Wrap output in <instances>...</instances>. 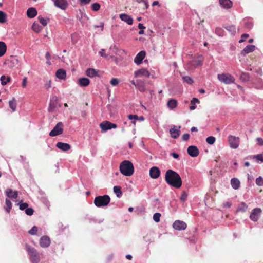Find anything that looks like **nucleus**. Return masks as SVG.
I'll return each mask as SVG.
<instances>
[{
    "label": "nucleus",
    "instance_id": "nucleus-4",
    "mask_svg": "<svg viewBox=\"0 0 263 263\" xmlns=\"http://www.w3.org/2000/svg\"><path fill=\"white\" fill-rule=\"evenodd\" d=\"M26 249L32 263H37L40 257L36 250L29 245L26 246Z\"/></svg>",
    "mask_w": 263,
    "mask_h": 263
},
{
    "label": "nucleus",
    "instance_id": "nucleus-21",
    "mask_svg": "<svg viewBox=\"0 0 263 263\" xmlns=\"http://www.w3.org/2000/svg\"><path fill=\"white\" fill-rule=\"evenodd\" d=\"M56 146L63 151H67L70 149L71 147L70 144L61 142H58L56 144Z\"/></svg>",
    "mask_w": 263,
    "mask_h": 263
},
{
    "label": "nucleus",
    "instance_id": "nucleus-20",
    "mask_svg": "<svg viewBox=\"0 0 263 263\" xmlns=\"http://www.w3.org/2000/svg\"><path fill=\"white\" fill-rule=\"evenodd\" d=\"M187 152L191 157H196L197 156V147L194 145L190 146L187 148Z\"/></svg>",
    "mask_w": 263,
    "mask_h": 263
},
{
    "label": "nucleus",
    "instance_id": "nucleus-29",
    "mask_svg": "<svg viewBox=\"0 0 263 263\" xmlns=\"http://www.w3.org/2000/svg\"><path fill=\"white\" fill-rule=\"evenodd\" d=\"M248 207V205L244 202H242L238 205L236 210V212L244 213L247 211Z\"/></svg>",
    "mask_w": 263,
    "mask_h": 263
},
{
    "label": "nucleus",
    "instance_id": "nucleus-44",
    "mask_svg": "<svg viewBox=\"0 0 263 263\" xmlns=\"http://www.w3.org/2000/svg\"><path fill=\"white\" fill-rule=\"evenodd\" d=\"M38 20H39L40 23L44 26H45L47 24V21L48 20L45 19L43 18L41 16H38Z\"/></svg>",
    "mask_w": 263,
    "mask_h": 263
},
{
    "label": "nucleus",
    "instance_id": "nucleus-55",
    "mask_svg": "<svg viewBox=\"0 0 263 263\" xmlns=\"http://www.w3.org/2000/svg\"><path fill=\"white\" fill-rule=\"evenodd\" d=\"M254 157L258 161L263 162V154H258L254 156Z\"/></svg>",
    "mask_w": 263,
    "mask_h": 263
},
{
    "label": "nucleus",
    "instance_id": "nucleus-2",
    "mask_svg": "<svg viewBox=\"0 0 263 263\" xmlns=\"http://www.w3.org/2000/svg\"><path fill=\"white\" fill-rule=\"evenodd\" d=\"M120 171L123 175L130 176L134 172V165L130 161L124 160L120 165Z\"/></svg>",
    "mask_w": 263,
    "mask_h": 263
},
{
    "label": "nucleus",
    "instance_id": "nucleus-11",
    "mask_svg": "<svg viewBox=\"0 0 263 263\" xmlns=\"http://www.w3.org/2000/svg\"><path fill=\"white\" fill-rule=\"evenodd\" d=\"M173 227L176 230H184L186 228V224L181 220H176L173 224Z\"/></svg>",
    "mask_w": 263,
    "mask_h": 263
},
{
    "label": "nucleus",
    "instance_id": "nucleus-22",
    "mask_svg": "<svg viewBox=\"0 0 263 263\" xmlns=\"http://www.w3.org/2000/svg\"><path fill=\"white\" fill-rule=\"evenodd\" d=\"M219 4L224 9H229L232 7L233 3L231 0H219Z\"/></svg>",
    "mask_w": 263,
    "mask_h": 263
},
{
    "label": "nucleus",
    "instance_id": "nucleus-15",
    "mask_svg": "<svg viewBox=\"0 0 263 263\" xmlns=\"http://www.w3.org/2000/svg\"><path fill=\"white\" fill-rule=\"evenodd\" d=\"M160 175V171L158 167L153 166L149 170L150 177L153 179L158 178Z\"/></svg>",
    "mask_w": 263,
    "mask_h": 263
},
{
    "label": "nucleus",
    "instance_id": "nucleus-30",
    "mask_svg": "<svg viewBox=\"0 0 263 263\" xmlns=\"http://www.w3.org/2000/svg\"><path fill=\"white\" fill-rule=\"evenodd\" d=\"M6 44L4 42L0 41V57L4 55L6 52Z\"/></svg>",
    "mask_w": 263,
    "mask_h": 263
},
{
    "label": "nucleus",
    "instance_id": "nucleus-3",
    "mask_svg": "<svg viewBox=\"0 0 263 263\" xmlns=\"http://www.w3.org/2000/svg\"><path fill=\"white\" fill-rule=\"evenodd\" d=\"M110 198L107 195L98 196L95 198L94 204L97 207L105 206L110 202Z\"/></svg>",
    "mask_w": 263,
    "mask_h": 263
},
{
    "label": "nucleus",
    "instance_id": "nucleus-45",
    "mask_svg": "<svg viewBox=\"0 0 263 263\" xmlns=\"http://www.w3.org/2000/svg\"><path fill=\"white\" fill-rule=\"evenodd\" d=\"M38 228L36 226H33L29 231L28 233L31 235H34L36 234Z\"/></svg>",
    "mask_w": 263,
    "mask_h": 263
},
{
    "label": "nucleus",
    "instance_id": "nucleus-57",
    "mask_svg": "<svg viewBox=\"0 0 263 263\" xmlns=\"http://www.w3.org/2000/svg\"><path fill=\"white\" fill-rule=\"evenodd\" d=\"M248 37H249V34H246V33L243 34L241 35V39L239 40V43H242V42H244L245 39H247Z\"/></svg>",
    "mask_w": 263,
    "mask_h": 263
},
{
    "label": "nucleus",
    "instance_id": "nucleus-13",
    "mask_svg": "<svg viewBox=\"0 0 263 263\" xmlns=\"http://www.w3.org/2000/svg\"><path fill=\"white\" fill-rule=\"evenodd\" d=\"M39 243L40 246L42 248L48 247L51 243V240L49 237L47 236H42L40 239Z\"/></svg>",
    "mask_w": 263,
    "mask_h": 263
},
{
    "label": "nucleus",
    "instance_id": "nucleus-58",
    "mask_svg": "<svg viewBox=\"0 0 263 263\" xmlns=\"http://www.w3.org/2000/svg\"><path fill=\"white\" fill-rule=\"evenodd\" d=\"M241 79L243 80H248L249 76L248 74L245 73H242L240 77Z\"/></svg>",
    "mask_w": 263,
    "mask_h": 263
},
{
    "label": "nucleus",
    "instance_id": "nucleus-40",
    "mask_svg": "<svg viewBox=\"0 0 263 263\" xmlns=\"http://www.w3.org/2000/svg\"><path fill=\"white\" fill-rule=\"evenodd\" d=\"M83 16H86V14L85 13L83 10L79 9V14L77 15V18L81 22H82V20Z\"/></svg>",
    "mask_w": 263,
    "mask_h": 263
},
{
    "label": "nucleus",
    "instance_id": "nucleus-32",
    "mask_svg": "<svg viewBox=\"0 0 263 263\" xmlns=\"http://www.w3.org/2000/svg\"><path fill=\"white\" fill-rule=\"evenodd\" d=\"M113 190L118 198H120L122 196L123 193L121 191V187L120 186H115Z\"/></svg>",
    "mask_w": 263,
    "mask_h": 263
},
{
    "label": "nucleus",
    "instance_id": "nucleus-63",
    "mask_svg": "<svg viewBox=\"0 0 263 263\" xmlns=\"http://www.w3.org/2000/svg\"><path fill=\"white\" fill-rule=\"evenodd\" d=\"M253 26V24L251 22H246L245 23V27L248 29H251Z\"/></svg>",
    "mask_w": 263,
    "mask_h": 263
},
{
    "label": "nucleus",
    "instance_id": "nucleus-48",
    "mask_svg": "<svg viewBox=\"0 0 263 263\" xmlns=\"http://www.w3.org/2000/svg\"><path fill=\"white\" fill-rule=\"evenodd\" d=\"M91 8L93 11H97L100 8V5L98 3H93L91 5Z\"/></svg>",
    "mask_w": 263,
    "mask_h": 263
},
{
    "label": "nucleus",
    "instance_id": "nucleus-42",
    "mask_svg": "<svg viewBox=\"0 0 263 263\" xmlns=\"http://www.w3.org/2000/svg\"><path fill=\"white\" fill-rule=\"evenodd\" d=\"M6 21V15L5 12L0 11V23H4Z\"/></svg>",
    "mask_w": 263,
    "mask_h": 263
},
{
    "label": "nucleus",
    "instance_id": "nucleus-19",
    "mask_svg": "<svg viewBox=\"0 0 263 263\" xmlns=\"http://www.w3.org/2000/svg\"><path fill=\"white\" fill-rule=\"evenodd\" d=\"M99 71L95 70L93 68H88L86 71V75L90 78H93L95 77H100L99 74Z\"/></svg>",
    "mask_w": 263,
    "mask_h": 263
},
{
    "label": "nucleus",
    "instance_id": "nucleus-9",
    "mask_svg": "<svg viewBox=\"0 0 263 263\" xmlns=\"http://www.w3.org/2000/svg\"><path fill=\"white\" fill-rule=\"evenodd\" d=\"M261 213V210L260 208H255L251 211L250 218L253 221H257L260 216Z\"/></svg>",
    "mask_w": 263,
    "mask_h": 263
},
{
    "label": "nucleus",
    "instance_id": "nucleus-38",
    "mask_svg": "<svg viewBox=\"0 0 263 263\" xmlns=\"http://www.w3.org/2000/svg\"><path fill=\"white\" fill-rule=\"evenodd\" d=\"M0 80L1 81L2 85H5L7 84L8 82H9L10 81V78L6 77L5 76L3 75L1 77Z\"/></svg>",
    "mask_w": 263,
    "mask_h": 263
},
{
    "label": "nucleus",
    "instance_id": "nucleus-26",
    "mask_svg": "<svg viewBox=\"0 0 263 263\" xmlns=\"http://www.w3.org/2000/svg\"><path fill=\"white\" fill-rule=\"evenodd\" d=\"M37 11L35 8L31 7L28 9L27 15L29 18H33L37 15Z\"/></svg>",
    "mask_w": 263,
    "mask_h": 263
},
{
    "label": "nucleus",
    "instance_id": "nucleus-8",
    "mask_svg": "<svg viewBox=\"0 0 263 263\" xmlns=\"http://www.w3.org/2000/svg\"><path fill=\"white\" fill-rule=\"evenodd\" d=\"M228 140L230 146L231 148L236 149L239 146V139L238 137H236L233 136H229Z\"/></svg>",
    "mask_w": 263,
    "mask_h": 263
},
{
    "label": "nucleus",
    "instance_id": "nucleus-64",
    "mask_svg": "<svg viewBox=\"0 0 263 263\" xmlns=\"http://www.w3.org/2000/svg\"><path fill=\"white\" fill-rule=\"evenodd\" d=\"M27 79L26 77H24L23 79V82H22V87L23 88H25L26 87V85H27Z\"/></svg>",
    "mask_w": 263,
    "mask_h": 263
},
{
    "label": "nucleus",
    "instance_id": "nucleus-7",
    "mask_svg": "<svg viewBox=\"0 0 263 263\" xmlns=\"http://www.w3.org/2000/svg\"><path fill=\"white\" fill-rule=\"evenodd\" d=\"M63 124L61 122H58L53 129L50 131L49 135L51 137H54L62 134L63 132Z\"/></svg>",
    "mask_w": 263,
    "mask_h": 263
},
{
    "label": "nucleus",
    "instance_id": "nucleus-50",
    "mask_svg": "<svg viewBox=\"0 0 263 263\" xmlns=\"http://www.w3.org/2000/svg\"><path fill=\"white\" fill-rule=\"evenodd\" d=\"M19 208L21 210H26L28 207V204L27 203L21 202L19 204Z\"/></svg>",
    "mask_w": 263,
    "mask_h": 263
},
{
    "label": "nucleus",
    "instance_id": "nucleus-37",
    "mask_svg": "<svg viewBox=\"0 0 263 263\" xmlns=\"http://www.w3.org/2000/svg\"><path fill=\"white\" fill-rule=\"evenodd\" d=\"M254 87L257 89H263V82L261 80H258L254 84Z\"/></svg>",
    "mask_w": 263,
    "mask_h": 263
},
{
    "label": "nucleus",
    "instance_id": "nucleus-41",
    "mask_svg": "<svg viewBox=\"0 0 263 263\" xmlns=\"http://www.w3.org/2000/svg\"><path fill=\"white\" fill-rule=\"evenodd\" d=\"M128 118L129 120H133V121H132L131 122L135 124L136 123L135 120H138L139 117L136 115L130 114L128 116Z\"/></svg>",
    "mask_w": 263,
    "mask_h": 263
},
{
    "label": "nucleus",
    "instance_id": "nucleus-36",
    "mask_svg": "<svg viewBox=\"0 0 263 263\" xmlns=\"http://www.w3.org/2000/svg\"><path fill=\"white\" fill-rule=\"evenodd\" d=\"M6 206L5 209L7 213H10V210L12 208V203L9 199L6 198L5 200Z\"/></svg>",
    "mask_w": 263,
    "mask_h": 263
},
{
    "label": "nucleus",
    "instance_id": "nucleus-33",
    "mask_svg": "<svg viewBox=\"0 0 263 263\" xmlns=\"http://www.w3.org/2000/svg\"><path fill=\"white\" fill-rule=\"evenodd\" d=\"M32 29L35 32L39 33L42 30L43 28L38 23L34 22L32 24Z\"/></svg>",
    "mask_w": 263,
    "mask_h": 263
},
{
    "label": "nucleus",
    "instance_id": "nucleus-56",
    "mask_svg": "<svg viewBox=\"0 0 263 263\" xmlns=\"http://www.w3.org/2000/svg\"><path fill=\"white\" fill-rule=\"evenodd\" d=\"M110 83L111 84V85H112V86H116L119 83V80L118 79H116V78H112L110 81Z\"/></svg>",
    "mask_w": 263,
    "mask_h": 263
},
{
    "label": "nucleus",
    "instance_id": "nucleus-35",
    "mask_svg": "<svg viewBox=\"0 0 263 263\" xmlns=\"http://www.w3.org/2000/svg\"><path fill=\"white\" fill-rule=\"evenodd\" d=\"M177 101L175 99H170L168 102H167V106H168V107L171 108V109H173L174 108H175L177 106Z\"/></svg>",
    "mask_w": 263,
    "mask_h": 263
},
{
    "label": "nucleus",
    "instance_id": "nucleus-53",
    "mask_svg": "<svg viewBox=\"0 0 263 263\" xmlns=\"http://www.w3.org/2000/svg\"><path fill=\"white\" fill-rule=\"evenodd\" d=\"M256 183L259 186L263 185V178L261 177H259L256 179Z\"/></svg>",
    "mask_w": 263,
    "mask_h": 263
},
{
    "label": "nucleus",
    "instance_id": "nucleus-25",
    "mask_svg": "<svg viewBox=\"0 0 263 263\" xmlns=\"http://www.w3.org/2000/svg\"><path fill=\"white\" fill-rule=\"evenodd\" d=\"M6 194L8 197L12 199H16L18 195L17 191H13V190L10 189H8L6 190Z\"/></svg>",
    "mask_w": 263,
    "mask_h": 263
},
{
    "label": "nucleus",
    "instance_id": "nucleus-47",
    "mask_svg": "<svg viewBox=\"0 0 263 263\" xmlns=\"http://www.w3.org/2000/svg\"><path fill=\"white\" fill-rule=\"evenodd\" d=\"M161 217V214L159 213H156L154 214L153 218V220L156 222H158L160 221V218Z\"/></svg>",
    "mask_w": 263,
    "mask_h": 263
},
{
    "label": "nucleus",
    "instance_id": "nucleus-27",
    "mask_svg": "<svg viewBox=\"0 0 263 263\" xmlns=\"http://www.w3.org/2000/svg\"><path fill=\"white\" fill-rule=\"evenodd\" d=\"M56 77L60 79H65L66 77V71L63 69H59L56 72Z\"/></svg>",
    "mask_w": 263,
    "mask_h": 263
},
{
    "label": "nucleus",
    "instance_id": "nucleus-31",
    "mask_svg": "<svg viewBox=\"0 0 263 263\" xmlns=\"http://www.w3.org/2000/svg\"><path fill=\"white\" fill-rule=\"evenodd\" d=\"M135 87L138 88L141 92H144L146 90L144 84L141 81H137L136 82V85H135Z\"/></svg>",
    "mask_w": 263,
    "mask_h": 263
},
{
    "label": "nucleus",
    "instance_id": "nucleus-18",
    "mask_svg": "<svg viewBox=\"0 0 263 263\" xmlns=\"http://www.w3.org/2000/svg\"><path fill=\"white\" fill-rule=\"evenodd\" d=\"M120 18L128 25H132L133 23V18L129 15L125 13H122L120 14Z\"/></svg>",
    "mask_w": 263,
    "mask_h": 263
},
{
    "label": "nucleus",
    "instance_id": "nucleus-62",
    "mask_svg": "<svg viewBox=\"0 0 263 263\" xmlns=\"http://www.w3.org/2000/svg\"><path fill=\"white\" fill-rule=\"evenodd\" d=\"M257 141L258 142V144L260 146L263 145V139L261 138H257L256 139Z\"/></svg>",
    "mask_w": 263,
    "mask_h": 263
},
{
    "label": "nucleus",
    "instance_id": "nucleus-16",
    "mask_svg": "<svg viewBox=\"0 0 263 263\" xmlns=\"http://www.w3.org/2000/svg\"><path fill=\"white\" fill-rule=\"evenodd\" d=\"M145 51H141L135 57L134 59V62L138 65L140 64L141 63H142L143 59L145 57Z\"/></svg>",
    "mask_w": 263,
    "mask_h": 263
},
{
    "label": "nucleus",
    "instance_id": "nucleus-54",
    "mask_svg": "<svg viewBox=\"0 0 263 263\" xmlns=\"http://www.w3.org/2000/svg\"><path fill=\"white\" fill-rule=\"evenodd\" d=\"M187 194L185 192H182L180 199L181 201L184 202L187 200Z\"/></svg>",
    "mask_w": 263,
    "mask_h": 263
},
{
    "label": "nucleus",
    "instance_id": "nucleus-24",
    "mask_svg": "<svg viewBox=\"0 0 263 263\" xmlns=\"http://www.w3.org/2000/svg\"><path fill=\"white\" fill-rule=\"evenodd\" d=\"M78 84L81 87H86L90 83V80L87 78H80L78 80Z\"/></svg>",
    "mask_w": 263,
    "mask_h": 263
},
{
    "label": "nucleus",
    "instance_id": "nucleus-1",
    "mask_svg": "<svg viewBox=\"0 0 263 263\" xmlns=\"http://www.w3.org/2000/svg\"><path fill=\"white\" fill-rule=\"evenodd\" d=\"M165 180L166 183L175 188L181 186L182 180L180 175L172 170H168L165 173Z\"/></svg>",
    "mask_w": 263,
    "mask_h": 263
},
{
    "label": "nucleus",
    "instance_id": "nucleus-39",
    "mask_svg": "<svg viewBox=\"0 0 263 263\" xmlns=\"http://www.w3.org/2000/svg\"><path fill=\"white\" fill-rule=\"evenodd\" d=\"M196 103H197V98L194 97L191 101L192 105L190 106V110H193L196 108V106L195 105Z\"/></svg>",
    "mask_w": 263,
    "mask_h": 263
},
{
    "label": "nucleus",
    "instance_id": "nucleus-5",
    "mask_svg": "<svg viewBox=\"0 0 263 263\" xmlns=\"http://www.w3.org/2000/svg\"><path fill=\"white\" fill-rule=\"evenodd\" d=\"M218 80L226 84L233 83L235 81L234 78L229 73L219 74L217 76Z\"/></svg>",
    "mask_w": 263,
    "mask_h": 263
},
{
    "label": "nucleus",
    "instance_id": "nucleus-61",
    "mask_svg": "<svg viewBox=\"0 0 263 263\" xmlns=\"http://www.w3.org/2000/svg\"><path fill=\"white\" fill-rule=\"evenodd\" d=\"M136 2L138 3H143L146 8H147L148 7V3L144 0H136Z\"/></svg>",
    "mask_w": 263,
    "mask_h": 263
},
{
    "label": "nucleus",
    "instance_id": "nucleus-51",
    "mask_svg": "<svg viewBox=\"0 0 263 263\" xmlns=\"http://www.w3.org/2000/svg\"><path fill=\"white\" fill-rule=\"evenodd\" d=\"M184 82H186L187 84H191L193 83V80L189 76H184L183 77Z\"/></svg>",
    "mask_w": 263,
    "mask_h": 263
},
{
    "label": "nucleus",
    "instance_id": "nucleus-59",
    "mask_svg": "<svg viewBox=\"0 0 263 263\" xmlns=\"http://www.w3.org/2000/svg\"><path fill=\"white\" fill-rule=\"evenodd\" d=\"M190 137V136L189 134H184L182 136V139L183 141H187L189 139Z\"/></svg>",
    "mask_w": 263,
    "mask_h": 263
},
{
    "label": "nucleus",
    "instance_id": "nucleus-6",
    "mask_svg": "<svg viewBox=\"0 0 263 263\" xmlns=\"http://www.w3.org/2000/svg\"><path fill=\"white\" fill-rule=\"evenodd\" d=\"M102 132L104 133L107 132V130L112 129L116 128L117 127V125L116 124L112 123L108 121H105L101 122L99 125Z\"/></svg>",
    "mask_w": 263,
    "mask_h": 263
},
{
    "label": "nucleus",
    "instance_id": "nucleus-14",
    "mask_svg": "<svg viewBox=\"0 0 263 263\" xmlns=\"http://www.w3.org/2000/svg\"><path fill=\"white\" fill-rule=\"evenodd\" d=\"M181 128L180 126L178 127V128H176V126L175 125L173 126V127H172L169 130V133L171 135L172 138L174 139H177L179 137L180 134V129Z\"/></svg>",
    "mask_w": 263,
    "mask_h": 263
},
{
    "label": "nucleus",
    "instance_id": "nucleus-49",
    "mask_svg": "<svg viewBox=\"0 0 263 263\" xmlns=\"http://www.w3.org/2000/svg\"><path fill=\"white\" fill-rule=\"evenodd\" d=\"M206 141L208 143L213 144L215 141V138L213 136H209L206 138Z\"/></svg>",
    "mask_w": 263,
    "mask_h": 263
},
{
    "label": "nucleus",
    "instance_id": "nucleus-12",
    "mask_svg": "<svg viewBox=\"0 0 263 263\" xmlns=\"http://www.w3.org/2000/svg\"><path fill=\"white\" fill-rule=\"evenodd\" d=\"M52 1L55 6L62 10H65L68 5L67 0H52Z\"/></svg>",
    "mask_w": 263,
    "mask_h": 263
},
{
    "label": "nucleus",
    "instance_id": "nucleus-60",
    "mask_svg": "<svg viewBox=\"0 0 263 263\" xmlns=\"http://www.w3.org/2000/svg\"><path fill=\"white\" fill-rule=\"evenodd\" d=\"M104 51H105V50L104 49H101L99 52V54H100V56L101 57H105V58H107L108 57V55H107L106 54H105L104 53Z\"/></svg>",
    "mask_w": 263,
    "mask_h": 263
},
{
    "label": "nucleus",
    "instance_id": "nucleus-34",
    "mask_svg": "<svg viewBox=\"0 0 263 263\" xmlns=\"http://www.w3.org/2000/svg\"><path fill=\"white\" fill-rule=\"evenodd\" d=\"M9 107L13 111H14L16 110V101L14 98H13V99L11 100H10L9 102Z\"/></svg>",
    "mask_w": 263,
    "mask_h": 263
},
{
    "label": "nucleus",
    "instance_id": "nucleus-46",
    "mask_svg": "<svg viewBox=\"0 0 263 263\" xmlns=\"http://www.w3.org/2000/svg\"><path fill=\"white\" fill-rule=\"evenodd\" d=\"M226 29L232 33H235L236 31V28L234 25H229L225 27Z\"/></svg>",
    "mask_w": 263,
    "mask_h": 263
},
{
    "label": "nucleus",
    "instance_id": "nucleus-10",
    "mask_svg": "<svg viewBox=\"0 0 263 263\" xmlns=\"http://www.w3.org/2000/svg\"><path fill=\"white\" fill-rule=\"evenodd\" d=\"M58 98L56 96H53L51 99L48 110L49 112H53L58 105Z\"/></svg>",
    "mask_w": 263,
    "mask_h": 263
},
{
    "label": "nucleus",
    "instance_id": "nucleus-23",
    "mask_svg": "<svg viewBox=\"0 0 263 263\" xmlns=\"http://www.w3.org/2000/svg\"><path fill=\"white\" fill-rule=\"evenodd\" d=\"M255 48V46L253 45H248L241 51V54L245 55L254 51Z\"/></svg>",
    "mask_w": 263,
    "mask_h": 263
},
{
    "label": "nucleus",
    "instance_id": "nucleus-43",
    "mask_svg": "<svg viewBox=\"0 0 263 263\" xmlns=\"http://www.w3.org/2000/svg\"><path fill=\"white\" fill-rule=\"evenodd\" d=\"M215 33L219 36H222L224 34V31L221 28L217 27L215 29Z\"/></svg>",
    "mask_w": 263,
    "mask_h": 263
},
{
    "label": "nucleus",
    "instance_id": "nucleus-52",
    "mask_svg": "<svg viewBox=\"0 0 263 263\" xmlns=\"http://www.w3.org/2000/svg\"><path fill=\"white\" fill-rule=\"evenodd\" d=\"M33 212H34V210H33V209L32 208H28V207L25 210V213L27 215H29V216H31V215H33Z\"/></svg>",
    "mask_w": 263,
    "mask_h": 263
},
{
    "label": "nucleus",
    "instance_id": "nucleus-17",
    "mask_svg": "<svg viewBox=\"0 0 263 263\" xmlns=\"http://www.w3.org/2000/svg\"><path fill=\"white\" fill-rule=\"evenodd\" d=\"M134 75L136 77L143 76L148 78L150 76V73L146 69L142 68L135 71L134 72Z\"/></svg>",
    "mask_w": 263,
    "mask_h": 263
},
{
    "label": "nucleus",
    "instance_id": "nucleus-28",
    "mask_svg": "<svg viewBox=\"0 0 263 263\" xmlns=\"http://www.w3.org/2000/svg\"><path fill=\"white\" fill-rule=\"evenodd\" d=\"M240 181L235 178H233L231 180V184L233 189L237 190L240 187Z\"/></svg>",
    "mask_w": 263,
    "mask_h": 263
}]
</instances>
